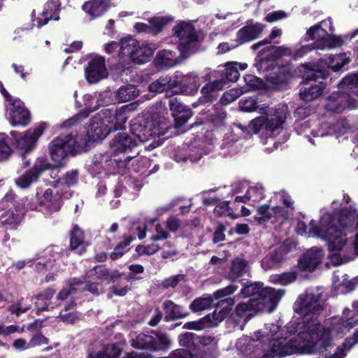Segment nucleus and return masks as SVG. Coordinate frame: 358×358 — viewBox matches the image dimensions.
Listing matches in <instances>:
<instances>
[{"label": "nucleus", "mask_w": 358, "mask_h": 358, "mask_svg": "<svg viewBox=\"0 0 358 358\" xmlns=\"http://www.w3.org/2000/svg\"><path fill=\"white\" fill-rule=\"evenodd\" d=\"M303 327L306 342L297 347L289 344H282V348H281L282 351H280L278 355L282 357L298 352L301 355H323L324 358H344L346 356L345 344L343 347H337L332 353L335 344L333 343L331 333L324 329L318 321H308Z\"/></svg>", "instance_id": "obj_1"}, {"label": "nucleus", "mask_w": 358, "mask_h": 358, "mask_svg": "<svg viewBox=\"0 0 358 358\" xmlns=\"http://www.w3.org/2000/svg\"><path fill=\"white\" fill-rule=\"evenodd\" d=\"M130 132L132 136L127 133L117 134L110 143V152L115 155L114 158L131 157L127 166L134 157L125 155L127 152L136 148L138 142H147L165 133L164 128L148 114L133 119L130 123Z\"/></svg>", "instance_id": "obj_2"}, {"label": "nucleus", "mask_w": 358, "mask_h": 358, "mask_svg": "<svg viewBox=\"0 0 358 358\" xmlns=\"http://www.w3.org/2000/svg\"><path fill=\"white\" fill-rule=\"evenodd\" d=\"M324 220H327L325 225L329 238V251L332 252L329 258L336 264L341 263V257L338 253L347 243L346 229L354 226L358 220V213L355 207L349 206L336 209L333 213L324 214Z\"/></svg>", "instance_id": "obj_3"}, {"label": "nucleus", "mask_w": 358, "mask_h": 358, "mask_svg": "<svg viewBox=\"0 0 358 358\" xmlns=\"http://www.w3.org/2000/svg\"><path fill=\"white\" fill-rule=\"evenodd\" d=\"M349 62L350 59L345 54L330 55L325 62L320 60L300 64L293 70L292 75L301 78L303 83L308 84L310 81L327 79L329 76V69L338 72Z\"/></svg>", "instance_id": "obj_4"}, {"label": "nucleus", "mask_w": 358, "mask_h": 358, "mask_svg": "<svg viewBox=\"0 0 358 358\" xmlns=\"http://www.w3.org/2000/svg\"><path fill=\"white\" fill-rule=\"evenodd\" d=\"M158 46L155 43H140L135 38L128 36L120 40L118 58L122 63L131 61L137 64L149 62Z\"/></svg>", "instance_id": "obj_5"}, {"label": "nucleus", "mask_w": 358, "mask_h": 358, "mask_svg": "<svg viewBox=\"0 0 358 358\" xmlns=\"http://www.w3.org/2000/svg\"><path fill=\"white\" fill-rule=\"evenodd\" d=\"M284 294L285 291L282 289L275 290L266 287L259 298L248 300V311L271 313L277 308Z\"/></svg>", "instance_id": "obj_6"}, {"label": "nucleus", "mask_w": 358, "mask_h": 358, "mask_svg": "<svg viewBox=\"0 0 358 358\" xmlns=\"http://www.w3.org/2000/svg\"><path fill=\"white\" fill-rule=\"evenodd\" d=\"M174 36L180 41L178 50L183 58L188 57L194 52L198 36L191 22H180L173 28Z\"/></svg>", "instance_id": "obj_7"}, {"label": "nucleus", "mask_w": 358, "mask_h": 358, "mask_svg": "<svg viewBox=\"0 0 358 358\" xmlns=\"http://www.w3.org/2000/svg\"><path fill=\"white\" fill-rule=\"evenodd\" d=\"M134 348L151 351L166 350L171 346V340L167 335L152 331L150 334H140L131 339Z\"/></svg>", "instance_id": "obj_8"}, {"label": "nucleus", "mask_w": 358, "mask_h": 358, "mask_svg": "<svg viewBox=\"0 0 358 358\" xmlns=\"http://www.w3.org/2000/svg\"><path fill=\"white\" fill-rule=\"evenodd\" d=\"M134 110V104H129L120 108L113 106L108 108H103L100 113L103 117H105L110 131H114L125 129L129 113Z\"/></svg>", "instance_id": "obj_9"}, {"label": "nucleus", "mask_w": 358, "mask_h": 358, "mask_svg": "<svg viewBox=\"0 0 358 358\" xmlns=\"http://www.w3.org/2000/svg\"><path fill=\"white\" fill-rule=\"evenodd\" d=\"M294 311L305 317L311 315L307 318L304 324L310 320H317V316L323 310V306L319 303V297L313 294H301L294 303Z\"/></svg>", "instance_id": "obj_10"}, {"label": "nucleus", "mask_w": 358, "mask_h": 358, "mask_svg": "<svg viewBox=\"0 0 358 358\" xmlns=\"http://www.w3.org/2000/svg\"><path fill=\"white\" fill-rule=\"evenodd\" d=\"M46 127L45 122H41L34 129H29L24 134H20L15 131H11L10 134L13 136V143L16 148L21 150L23 153H27L34 148Z\"/></svg>", "instance_id": "obj_11"}, {"label": "nucleus", "mask_w": 358, "mask_h": 358, "mask_svg": "<svg viewBox=\"0 0 358 358\" xmlns=\"http://www.w3.org/2000/svg\"><path fill=\"white\" fill-rule=\"evenodd\" d=\"M262 49L255 58V66L258 71L264 68V65L274 63L283 56H290L292 50L285 46H276L271 44Z\"/></svg>", "instance_id": "obj_12"}, {"label": "nucleus", "mask_w": 358, "mask_h": 358, "mask_svg": "<svg viewBox=\"0 0 358 358\" xmlns=\"http://www.w3.org/2000/svg\"><path fill=\"white\" fill-rule=\"evenodd\" d=\"M94 97L92 95L85 94L83 96L85 106L84 110L74 117L75 120H70L67 121L65 123L66 127H69L71 124L76 123V121L86 118L90 113L97 110L101 106L107 105L110 102L109 99H108V94L106 92L100 93L99 94L96 99L95 104H94Z\"/></svg>", "instance_id": "obj_13"}, {"label": "nucleus", "mask_w": 358, "mask_h": 358, "mask_svg": "<svg viewBox=\"0 0 358 358\" xmlns=\"http://www.w3.org/2000/svg\"><path fill=\"white\" fill-rule=\"evenodd\" d=\"M108 155H95L93 159V162L90 166L91 173L92 175H99L103 170L108 169V166L115 164L118 171L124 170L127 168V162L131 159L130 157L123 156L122 157L113 158L110 160L108 159Z\"/></svg>", "instance_id": "obj_14"}, {"label": "nucleus", "mask_w": 358, "mask_h": 358, "mask_svg": "<svg viewBox=\"0 0 358 358\" xmlns=\"http://www.w3.org/2000/svg\"><path fill=\"white\" fill-rule=\"evenodd\" d=\"M261 71L265 72L264 78L273 86L278 87L287 83L289 73L284 66L270 63L269 65H264Z\"/></svg>", "instance_id": "obj_15"}, {"label": "nucleus", "mask_w": 358, "mask_h": 358, "mask_svg": "<svg viewBox=\"0 0 358 358\" xmlns=\"http://www.w3.org/2000/svg\"><path fill=\"white\" fill-rule=\"evenodd\" d=\"M72 148L68 135H61L50 144L52 159L57 163L61 162L67 155L73 154Z\"/></svg>", "instance_id": "obj_16"}, {"label": "nucleus", "mask_w": 358, "mask_h": 358, "mask_svg": "<svg viewBox=\"0 0 358 358\" xmlns=\"http://www.w3.org/2000/svg\"><path fill=\"white\" fill-rule=\"evenodd\" d=\"M108 73L105 65V59L97 56L92 58L85 69V78L89 83H96L107 77Z\"/></svg>", "instance_id": "obj_17"}, {"label": "nucleus", "mask_w": 358, "mask_h": 358, "mask_svg": "<svg viewBox=\"0 0 358 358\" xmlns=\"http://www.w3.org/2000/svg\"><path fill=\"white\" fill-rule=\"evenodd\" d=\"M8 116L13 126L25 127L30 122V113L24 108V103L19 99H15L10 101Z\"/></svg>", "instance_id": "obj_18"}, {"label": "nucleus", "mask_w": 358, "mask_h": 358, "mask_svg": "<svg viewBox=\"0 0 358 358\" xmlns=\"http://www.w3.org/2000/svg\"><path fill=\"white\" fill-rule=\"evenodd\" d=\"M174 93H187L196 91L199 87L198 77L194 73L183 75L176 72L172 79Z\"/></svg>", "instance_id": "obj_19"}, {"label": "nucleus", "mask_w": 358, "mask_h": 358, "mask_svg": "<svg viewBox=\"0 0 358 358\" xmlns=\"http://www.w3.org/2000/svg\"><path fill=\"white\" fill-rule=\"evenodd\" d=\"M322 257V249L312 248L300 257L298 266L302 271H313L321 263Z\"/></svg>", "instance_id": "obj_20"}, {"label": "nucleus", "mask_w": 358, "mask_h": 358, "mask_svg": "<svg viewBox=\"0 0 358 358\" xmlns=\"http://www.w3.org/2000/svg\"><path fill=\"white\" fill-rule=\"evenodd\" d=\"M231 293L229 287L219 289L213 295L200 297L194 299L189 305V308L194 313L203 311L211 307L214 300L221 299Z\"/></svg>", "instance_id": "obj_21"}, {"label": "nucleus", "mask_w": 358, "mask_h": 358, "mask_svg": "<svg viewBox=\"0 0 358 358\" xmlns=\"http://www.w3.org/2000/svg\"><path fill=\"white\" fill-rule=\"evenodd\" d=\"M105 117L101 115L100 111L91 119L88 131L94 141L104 139L111 132Z\"/></svg>", "instance_id": "obj_22"}, {"label": "nucleus", "mask_w": 358, "mask_h": 358, "mask_svg": "<svg viewBox=\"0 0 358 358\" xmlns=\"http://www.w3.org/2000/svg\"><path fill=\"white\" fill-rule=\"evenodd\" d=\"M348 93L337 91L329 94L324 108L327 111L341 113L348 106Z\"/></svg>", "instance_id": "obj_23"}, {"label": "nucleus", "mask_w": 358, "mask_h": 358, "mask_svg": "<svg viewBox=\"0 0 358 358\" xmlns=\"http://www.w3.org/2000/svg\"><path fill=\"white\" fill-rule=\"evenodd\" d=\"M224 85L225 81L223 78H217L206 84L201 90L202 96L199 98V102L204 103L215 100L218 96L219 92L224 88Z\"/></svg>", "instance_id": "obj_24"}, {"label": "nucleus", "mask_w": 358, "mask_h": 358, "mask_svg": "<svg viewBox=\"0 0 358 358\" xmlns=\"http://www.w3.org/2000/svg\"><path fill=\"white\" fill-rule=\"evenodd\" d=\"M61 10L60 0H49L44 6L41 17L37 19V27L46 24L50 20H59L58 12Z\"/></svg>", "instance_id": "obj_25"}, {"label": "nucleus", "mask_w": 358, "mask_h": 358, "mask_svg": "<svg viewBox=\"0 0 358 358\" xmlns=\"http://www.w3.org/2000/svg\"><path fill=\"white\" fill-rule=\"evenodd\" d=\"M180 62V59L176 53L169 50L159 51L153 61L155 66L160 69L173 67Z\"/></svg>", "instance_id": "obj_26"}, {"label": "nucleus", "mask_w": 358, "mask_h": 358, "mask_svg": "<svg viewBox=\"0 0 358 358\" xmlns=\"http://www.w3.org/2000/svg\"><path fill=\"white\" fill-rule=\"evenodd\" d=\"M323 80H317L308 87H305L303 90H300V99L306 102H310L321 97L326 87V84L323 83Z\"/></svg>", "instance_id": "obj_27"}, {"label": "nucleus", "mask_w": 358, "mask_h": 358, "mask_svg": "<svg viewBox=\"0 0 358 358\" xmlns=\"http://www.w3.org/2000/svg\"><path fill=\"white\" fill-rule=\"evenodd\" d=\"M55 294L53 289H47L42 293L31 297V300L36 299V313L39 315L41 312L49 310L50 308H54L57 306V303H52L50 300Z\"/></svg>", "instance_id": "obj_28"}, {"label": "nucleus", "mask_w": 358, "mask_h": 358, "mask_svg": "<svg viewBox=\"0 0 358 358\" xmlns=\"http://www.w3.org/2000/svg\"><path fill=\"white\" fill-rule=\"evenodd\" d=\"M110 6V0H91L83 4V9L94 19L103 15Z\"/></svg>", "instance_id": "obj_29"}, {"label": "nucleus", "mask_w": 358, "mask_h": 358, "mask_svg": "<svg viewBox=\"0 0 358 358\" xmlns=\"http://www.w3.org/2000/svg\"><path fill=\"white\" fill-rule=\"evenodd\" d=\"M233 300L231 298L221 299L216 304L217 306H223L219 312L215 309L211 315H208L205 318L210 320V326H215L218 322L222 321L229 314L231 306L233 305Z\"/></svg>", "instance_id": "obj_30"}, {"label": "nucleus", "mask_w": 358, "mask_h": 358, "mask_svg": "<svg viewBox=\"0 0 358 358\" xmlns=\"http://www.w3.org/2000/svg\"><path fill=\"white\" fill-rule=\"evenodd\" d=\"M165 312L164 320L169 322L187 317L189 313L181 306L177 305L172 301L167 300L163 303Z\"/></svg>", "instance_id": "obj_31"}, {"label": "nucleus", "mask_w": 358, "mask_h": 358, "mask_svg": "<svg viewBox=\"0 0 358 358\" xmlns=\"http://www.w3.org/2000/svg\"><path fill=\"white\" fill-rule=\"evenodd\" d=\"M44 169L42 165L35 164L32 169L17 178L15 180V184L22 189L29 187L33 182L38 180L40 173Z\"/></svg>", "instance_id": "obj_32"}, {"label": "nucleus", "mask_w": 358, "mask_h": 358, "mask_svg": "<svg viewBox=\"0 0 358 358\" xmlns=\"http://www.w3.org/2000/svg\"><path fill=\"white\" fill-rule=\"evenodd\" d=\"M69 143L71 145L73 153L75 152L82 151L89 146L92 140V138L90 136L88 130L85 134L83 132L80 134H68Z\"/></svg>", "instance_id": "obj_33"}, {"label": "nucleus", "mask_w": 358, "mask_h": 358, "mask_svg": "<svg viewBox=\"0 0 358 358\" xmlns=\"http://www.w3.org/2000/svg\"><path fill=\"white\" fill-rule=\"evenodd\" d=\"M23 216L13 210H8L0 216V222L6 229H16L21 224Z\"/></svg>", "instance_id": "obj_34"}, {"label": "nucleus", "mask_w": 358, "mask_h": 358, "mask_svg": "<svg viewBox=\"0 0 358 358\" xmlns=\"http://www.w3.org/2000/svg\"><path fill=\"white\" fill-rule=\"evenodd\" d=\"M70 248L76 253L82 255L85 251L83 230L75 225L71 233Z\"/></svg>", "instance_id": "obj_35"}, {"label": "nucleus", "mask_w": 358, "mask_h": 358, "mask_svg": "<svg viewBox=\"0 0 358 358\" xmlns=\"http://www.w3.org/2000/svg\"><path fill=\"white\" fill-rule=\"evenodd\" d=\"M292 250V244L287 241H284L278 248L273 250L268 257V261L272 264L271 266H274L278 264L286 261L287 255Z\"/></svg>", "instance_id": "obj_36"}, {"label": "nucleus", "mask_w": 358, "mask_h": 358, "mask_svg": "<svg viewBox=\"0 0 358 358\" xmlns=\"http://www.w3.org/2000/svg\"><path fill=\"white\" fill-rule=\"evenodd\" d=\"M265 117H266V129L274 131L280 128L285 122L287 115L284 110L278 108L276 109L273 115L268 116L266 112Z\"/></svg>", "instance_id": "obj_37"}, {"label": "nucleus", "mask_w": 358, "mask_h": 358, "mask_svg": "<svg viewBox=\"0 0 358 358\" xmlns=\"http://www.w3.org/2000/svg\"><path fill=\"white\" fill-rule=\"evenodd\" d=\"M139 95V91L136 87L132 85L122 86L115 94L117 100L119 102L130 101Z\"/></svg>", "instance_id": "obj_38"}, {"label": "nucleus", "mask_w": 358, "mask_h": 358, "mask_svg": "<svg viewBox=\"0 0 358 358\" xmlns=\"http://www.w3.org/2000/svg\"><path fill=\"white\" fill-rule=\"evenodd\" d=\"M121 350L116 344H109L95 353H90L87 358H119Z\"/></svg>", "instance_id": "obj_39"}, {"label": "nucleus", "mask_w": 358, "mask_h": 358, "mask_svg": "<svg viewBox=\"0 0 358 358\" xmlns=\"http://www.w3.org/2000/svg\"><path fill=\"white\" fill-rule=\"evenodd\" d=\"M149 91L153 93H161L171 90L173 92L172 78L169 76L161 77L149 85Z\"/></svg>", "instance_id": "obj_40"}, {"label": "nucleus", "mask_w": 358, "mask_h": 358, "mask_svg": "<svg viewBox=\"0 0 358 358\" xmlns=\"http://www.w3.org/2000/svg\"><path fill=\"white\" fill-rule=\"evenodd\" d=\"M264 189L262 185L257 184L248 188V203L255 206L264 198Z\"/></svg>", "instance_id": "obj_41"}, {"label": "nucleus", "mask_w": 358, "mask_h": 358, "mask_svg": "<svg viewBox=\"0 0 358 358\" xmlns=\"http://www.w3.org/2000/svg\"><path fill=\"white\" fill-rule=\"evenodd\" d=\"M42 203L47 206L50 211H57L61 206L59 196H53V192L51 189H48L44 192Z\"/></svg>", "instance_id": "obj_42"}, {"label": "nucleus", "mask_w": 358, "mask_h": 358, "mask_svg": "<svg viewBox=\"0 0 358 358\" xmlns=\"http://www.w3.org/2000/svg\"><path fill=\"white\" fill-rule=\"evenodd\" d=\"M85 281V278H72L70 279L66 284V287H64L57 295V300L64 301L67 299V297L73 294L75 291L76 285H80L84 283Z\"/></svg>", "instance_id": "obj_43"}, {"label": "nucleus", "mask_w": 358, "mask_h": 358, "mask_svg": "<svg viewBox=\"0 0 358 358\" xmlns=\"http://www.w3.org/2000/svg\"><path fill=\"white\" fill-rule=\"evenodd\" d=\"M215 73V77L223 78L225 84L227 81L236 82L240 76L237 67L234 66H225L222 70L216 71Z\"/></svg>", "instance_id": "obj_44"}, {"label": "nucleus", "mask_w": 358, "mask_h": 358, "mask_svg": "<svg viewBox=\"0 0 358 358\" xmlns=\"http://www.w3.org/2000/svg\"><path fill=\"white\" fill-rule=\"evenodd\" d=\"M132 160L131 169L134 171L141 174H146L147 176L152 173V171L148 170L150 165V159L141 156L136 159L134 158Z\"/></svg>", "instance_id": "obj_45"}, {"label": "nucleus", "mask_w": 358, "mask_h": 358, "mask_svg": "<svg viewBox=\"0 0 358 358\" xmlns=\"http://www.w3.org/2000/svg\"><path fill=\"white\" fill-rule=\"evenodd\" d=\"M90 275H95L97 280L110 282L115 280L117 273L116 272L110 273L108 269L103 266H96L90 271Z\"/></svg>", "instance_id": "obj_46"}, {"label": "nucleus", "mask_w": 358, "mask_h": 358, "mask_svg": "<svg viewBox=\"0 0 358 358\" xmlns=\"http://www.w3.org/2000/svg\"><path fill=\"white\" fill-rule=\"evenodd\" d=\"M245 262L243 259L236 258L233 262L229 277L232 280H236L245 273Z\"/></svg>", "instance_id": "obj_47"}, {"label": "nucleus", "mask_w": 358, "mask_h": 358, "mask_svg": "<svg viewBox=\"0 0 358 358\" xmlns=\"http://www.w3.org/2000/svg\"><path fill=\"white\" fill-rule=\"evenodd\" d=\"M131 236L124 237V241L116 245L114 250L110 253V257L112 260H116L123 256V255L129 250V245L132 241Z\"/></svg>", "instance_id": "obj_48"}, {"label": "nucleus", "mask_w": 358, "mask_h": 358, "mask_svg": "<svg viewBox=\"0 0 358 358\" xmlns=\"http://www.w3.org/2000/svg\"><path fill=\"white\" fill-rule=\"evenodd\" d=\"M296 278L297 273L296 271L284 272L281 274L271 276V281L273 283H278L282 285H287L293 282L296 280Z\"/></svg>", "instance_id": "obj_49"}, {"label": "nucleus", "mask_w": 358, "mask_h": 358, "mask_svg": "<svg viewBox=\"0 0 358 358\" xmlns=\"http://www.w3.org/2000/svg\"><path fill=\"white\" fill-rule=\"evenodd\" d=\"M327 223V220H324V215L321 219L320 226H317L316 222L314 220H311L309 225H310V233L314 234L317 236H320L321 235H324V238L327 241V247L329 248V238L328 234H327L326 227L325 225Z\"/></svg>", "instance_id": "obj_50"}, {"label": "nucleus", "mask_w": 358, "mask_h": 358, "mask_svg": "<svg viewBox=\"0 0 358 358\" xmlns=\"http://www.w3.org/2000/svg\"><path fill=\"white\" fill-rule=\"evenodd\" d=\"M338 87L341 90L358 87V73H351L344 76L338 83Z\"/></svg>", "instance_id": "obj_51"}, {"label": "nucleus", "mask_w": 358, "mask_h": 358, "mask_svg": "<svg viewBox=\"0 0 358 358\" xmlns=\"http://www.w3.org/2000/svg\"><path fill=\"white\" fill-rule=\"evenodd\" d=\"M173 20L169 17H155L150 19V26L152 27V34L155 35L160 32L164 26Z\"/></svg>", "instance_id": "obj_52"}, {"label": "nucleus", "mask_w": 358, "mask_h": 358, "mask_svg": "<svg viewBox=\"0 0 358 358\" xmlns=\"http://www.w3.org/2000/svg\"><path fill=\"white\" fill-rule=\"evenodd\" d=\"M264 27V25L261 23L252 24V20H248V42L259 38Z\"/></svg>", "instance_id": "obj_53"}, {"label": "nucleus", "mask_w": 358, "mask_h": 358, "mask_svg": "<svg viewBox=\"0 0 358 358\" xmlns=\"http://www.w3.org/2000/svg\"><path fill=\"white\" fill-rule=\"evenodd\" d=\"M266 289L262 282H250L248 281V298L249 299L259 298Z\"/></svg>", "instance_id": "obj_54"}, {"label": "nucleus", "mask_w": 358, "mask_h": 358, "mask_svg": "<svg viewBox=\"0 0 358 358\" xmlns=\"http://www.w3.org/2000/svg\"><path fill=\"white\" fill-rule=\"evenodd\" d=\"M197 339L198 335L192 332H187L179 336L180 344L187 348L196 347Z\"/></svg>", "instance_id": "obj_55"}, {"label": "nucleus", "mask_w": 358, "mask_h": 358, "mask_svg": "<svg viewBox=\"0 0 358 358\" xmlns=\"http://www.w3.org/2000/svg\"><path fill=\"white\" fill-rule=\"evenodd\" d=\"M282 35V30L277 27H274L268 38H264V40L259 41L257 43L253 44L251 46V49L253 50H256L259 49L260 47L268 45L271 43V41L277 37H279Z\"/></svg>", "instance_id": "obj_56"}, {"label": "nucleus", "mask_w": 358, "mask_h": 358, "mask_svg": "<svg viewBox=\"0 0 358 358\" xmlns=\"http://www.w3.org/2000/svg\"><path fill=\"white\" fill-rule=\"evenodd\" d=\"M269 208L270 206L267 204L262 205L258 207L257 215L255 216V219L258 223L264 224L271 219L272 214L269 212Z\"/></svg>", "instance_id": "obj_57"}, {"label": "nucleus", "mask_w": 358, "mask_h": 358, "mask_svg": "<svg viewBox=\"0 0 358 358\" xmlns=\"http://www.w3.org/2000/svg\"><path fill=\"white\" fill-rule=\"evenodd\" d=\"M243 93V90L231 89L223 94L222 96L220 99V103L222 105H227L231 103L232 101H235Z\"/></svg>", "instance_id": "obj_58"}, {"label": "nucleus", "mask_w": 358, "mask_h": 358, "mask_svg": "<svg viewBox=\"0 0 358 358\" xmlns=\"http://www.w3.org/2000/svg\"><path fill=\"white\" fill-rule=\"evenodd\" d=\"M248 77H250L248 80V92L266 88V85L262 78L250 75H248Z\"/></svg>", "instance_id": "obj_59"}, {"label": "nucleus", "mask_w": 358, "mask_h": 358, "mask_svg": "<svg viewBox=\"0 0 358 358\" xmlns=\"http://www.w3.org/2000/svg\"><path fill=\"white\" fill-rule=\"evenodd\" d=\"M7 136L3 133H0V161L8 159L11 153V149L6 141Z\"/></svg>", "instance_id": "obj_60"}, {"label": "nucleus", "mask_w": 358, "mask_h": 358, "mask_svg": "<svg viewBox=\"0 0 358 358\" xmlns=\"http://www.w3.org/2000/svg\"><path fill=\"white\" fill-rule=\"evenodd\" d=\"M282 343L279 340H273L270 342V350L267 353L264 354L265 357H271L272 358H281L282 356L278 355L282 351Z\"/></svg>", "instance_id": "obj_61"}, {"label": "nucleus", "mask_w": 358, "mask_h": 358, "mask_svg": "<svg viewBox=\"0 0 358 358\" xmlns=\"http://www.w3.org/2000/svg\"><path fill=\"white\" fill-rule=\"evenodd\" d=\"M192 115V113L189 108L178 113V115L173 117L175 120L176 127L178 128L185 125Z\"/></svg>", "instance_id": "obj_62"}, {"label": "nucleus", "mask_w": 358, "mask_h": 358, "mask_svg": "<svg viewBox=\"0 0 358 358\" xmlns=\"http://www.w3.org/2000/svg\"><path fill=\"white\" fill-rule=\"evenodd\" d=\"M169 109L174 117L178 113L182 112L183 110L189 108L185 106L178 98H172L169 101Z\"/></svg>", "instance_id": "obj_63"}, {"label": "nucleus", "mask_w": 358, "mask_h": 358, "mask_svg": "<svg viewBox=\"0 0 358 358\" xmlns=\"http://www.w3.org/2000/svg\"><path fill=\"white\" fill-rule=\"evenodd\" d=\"M266 117L265 115H261L259 117L253 118L248 127L251 128L255 134H257L260 131L263 126L266 127Z\"/></svg>", "instance_id": "obj_64"}]
</instances>
